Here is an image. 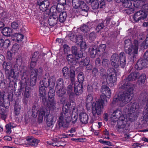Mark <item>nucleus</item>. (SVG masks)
Masks as SVG:
<instances>
[{"instance_id": "3", "label": "nucleus", "mask_w": 148, "mask_h": 148, "mask_svg": "<svg viewBox=\"0 0 148 148\" xmlns=\"http://www.w3.org/2000/svg\"><path fill=\"white\" fill-rule=\"evenodd\" d=\"M106 97L108 98V97H106L104 95H100V99L96 101L95 105L93 106L94 107L93 109L92 118L96 119L97 115L101 114L102 109L103 108V104L104 101L106 100Z\"/></svg>"}, {"instance_id": "43", "label": "nucleus", "mask_w": 148, "mask_h": 148, "mask_svg": "<svg viewBox=\"0 0 148 148\" xmlns=\"http://www.w3.org/2000/svg\"><path fill=\"white\" fill-rule=\"evenodd\" d=\"M78 82H77V83L81 84H83L84 82V75L83 72H80L78 75Z\"/></svg>"}, {"instance_id": "8", "label": "nucleus", "mask_w": 148, "mask_h": 148, "mask_svg": "<svg viewBox=\"0 0 148 148\" xmlns=\"http://www.w3.org/2000/svg\"><path fill=\"white\" fill-rule=\"evenodd\" d=\"M5 73L6 78L8 80L9 86L10 87H14V89H16L17 84L15 79L16 76L14 75L15 73L13 70L11 69L10 70H5Z\"/></svg>"}, {"instance_id": "47", "label": "nucleus", "mask_w": 148, "mask_h": 148, "mask_svg": "<svg viewBox=\"0 0 148 148\" xmlns=\"http://www.w3.org/2000/svg\"><path fill=\"white\" fill-rule=\"evenodd\" d=\"M71 108L72 109V113H75V114H76V113L78 114V110L75 107V103L74 101L73 100H71Z\"/></svg>"}, {"instance_id": "10", "label": "nucleus", "mask_w": 148, "mask_h": 148, "mask_svg": "<svg viewBox=\"0 0 148 148\" xmlns=\"http://www.w3.org/2000/svg\"><path fill=\"white\" fill-rule=\"evenodd\" d=\"M56 82V79L53 76L48 77L46 76H44L43 79L40 81L39 85L47 88L54 87Z\"/></svg>"}, {"instance_id": "45", "label": "nucleus", "mask_w": 148, "mask_h": 148, "mask_svg": "<svg viewBox=\"0 0 148 148\" xmlns=\"http://www.w3.org/2000/svg\"><path fill=\"white\" fill-rule=\"evenodd\" d=\"M90 53V57L92 58H94L97 55L99 56V53L97 48L94 49L92 48L91 49Z\"/></svg>"}, {"instance_id": "11", "label": "nucleus", "mask_w": 148, "mask_h": 148, "mask_svg": "<svg viewBox=\"0 0 148 148\" xmlns=\"http://www.w3.org/2000/svg\"><path fill=\"white\" fill-rule=\"evenodd\" d=\"M53 88L54 87L49 88V90L48 92V100H47V101L48 103V104L47 106H45L46 107H52L53 108L55 107L56 105L54 100L55 93Z\"/></svg>"}, {"instance_id": "53", "label": "nucleus", "mask_w": 148, "mask_h": 148, "mask_svg": "<svg viewBox=\"0 0 148 148\" xmlns=\"http://www.w3.org/2000/svg\"><path fill=\"white\" fill-rule=\"evenodd\" d=\"M80 30L84 33H86L89 30V27L87 25L84 24L80 27Z\"/></svg>"}, {"instance_id": "1", "label": "nucleus", "mask_w": 148, "mask_h": 148, "mask_svg": "<svg viewBox=\"0 0 148 148\" xmlns=\"http://www.w3.org/2000/svg\"><path fill=\"white\" fill-rule=\"evenodd\" d=\"M139 72L136 71L132 72L128 77L124 81H121L119 85V87L125 90L121 94H119L116 97L115 96L113 99L114 101L120 102L119 105L120 107H123L128 103L132 99L130 97L133 95V91L134 90V84L130 83V81H135L136 80L139 75Z\"/></svg>"}, {"instance_id": "4", "label": "nucleus", "mask_w": 148, "mask_h": 148, "mask_svg": "<svg viewBox=\"0 0 148 148\" xmlns=\"http://www.w3.org/2000/svg\"><path fill=\"white\" fill-rule=\"evenodd\" d=\"M13 61L12 65L13 66L12 69L13 70V71L16 73H22L23 75L22 77L24 75H27L28 77H29V75L28 73L27 72L26 67L25 66L21 65L22 61L21 57V56L18 57L16 59H14Z\"/></svg>"}, {"instance_id": "49", "label": "nucleus", "mask_w": 148, "mask_h": 148, "mask_svg": "<svg viewBox=\"0 0 148 148\" xmlns=\"http://www.w3.org/2000/svg\"><path fill=\"white\" fill-rule=\"evenodd\" d=\"M105 26H106L104 23V22H103L102 21L101 22H99L98 24L96 29L97 32H99V31L101 29H103Z\"/></svg>"}, {"instance_id": "62", "label": "nucleus", "mask_w": 148, "mask_h": 148, "mask_svg": "<svg viewBox=\"0 0 148 148\" xmlns=\"http://www.w3.org/2000/svg\"><path fill=\"white\" fill-rule=\"evenodd\" d=\"M78 117V114L76 113H72L71 121L73 124H75L76 122Z\"/></svg>"}, {"instance_id": "15", "label": "nucleus", "mask_w": 148, "mask_h": 148, "mask_svg": "<svg viewBox=\"0 0 148 148\" xmlns=\"http://www.w3.org/2000/svg\"><path fill=\"white\" fill-rule=\"evenodd\" d=\"M37 5L38 6L40 11L45 12L47 10L49 5V1L48 0H38Z\"/></svg>"}, {"instance_id": "34", "label": "nucleus", "mask_w": 148, "mask_h": 148, "mask_svg": "<svg viewBox=\"0 0 148 148\" xmlns=\"http://www.w3.org/2000/svg\"><path fill=\"white\" fill-rule=\"evenodd\" d=\"M145 3L144 1L142 0H138L134 2H132L133 7L134 8H138L142 7L143 5Z\"/></svg>"}, {"instance_id": "7", "label": "nucleus", "mask_w": 148, "mask_h": 148, "mask_svg": "<svg viewBox=\"0 0 148 148\" xmlns=\"http://www.w3.org/2000/svg\"><path fill=\"white\" fill-rule=\"evenodd\" d=\"M112 113L119 117L117 124L118 128L120 129L124 128L127 123V117L122 114V112L119 109H117Z\"/></svg>"}, {"instance_id": "60", "label": "nucleus", "mask_w": 148, "mask_h": 148, "mask_svg": "<svg viewBox=\"0 0 148 148\" xmlns=\"http://www.w3.org/2000/svg\"><path fill=\"white\" fill-rule=\"evenodd\" d=\"M8 16V14L4 11L0 13V18L3 21H5V19H7Z\"/></svg>"}, {"instance_id": "42", "label": "nucleus", "mask_w": 148, "mask_h": 148, "mask_svg": "<svg viewBox=\"0 0 148 148\" xmlns=\"http://www.w3.org/2000/svg\"><path fill=\"white\" fill-rule=\"evenodd\" d=\"M0 114L1 115V118L3 120L6 119L7 114L6 112L5 109L1 108L0 109Z\"/></svg>"}, {"instance_id": "50", "label": "nucleus", "mask_w": 148, "mask_h": 148, "mask_svg": "<svg viewBox=\"0 0 148 148\" xmlns=\"http://www.w3.org/2000/svg\"><path fill=\"white\" fill-rule=\"evenodd\" d=\"M91 5L92 9L93 10L97 9L99 8H100V5L95 0L92 1L91 2Z\"/></svg>"}, {"instance_id": "63", "label": "nucleus", "mask_w": 148, "mask_h": 148, "mask_svg": "<svg viewBox=\"0 0 148 148\" xmlns=\"http://www.w3.org/2000/svg\"><path fill=\"white\" fill-rule=\"evenodd\" d=\"M39 141V140L34 138L29 145L32 146H33L36 147L37 146Z\"/></svg>"}, {"instance_id": "46", "label": "nucleus", "mask_w": 148, "mask_h": 148, "mask_svg": "<svg viewBox=\"0 0 148 148\" xmlns=\"http://www.w3.org/2000/svg\"><path fill=\"white\" fill-rule=\"evenodd\" d=\"M89 62V60L88 58H86L84 59H82L79 62V64L84 66H87L88 68V65Z\"/></svg>"}, {"instance_id": "30", "label": "nucleus", "mask_w": 148, "mask_h": 148, "mask_svg": "<svg viewBox=\"0 0 148 148\" xmlns=\"http://www.w3.org/2000/svg\"><path fill=\"white\" fill-rule=\"evenodd\" d=\"M75 68L73 66H71L70 68V71L69 74V77L70 78V80L72 82L75 81Z\"/></svg>"}, {"instance_id": "32", "label": "nucleus", "mask_w": 148, "mask_h": 148, "mask_svg": "<svg viewBox=\"0 0 148 148\" xmlns=\"http://www.w3.org/2000/svg\"><path fill=\"white\" fill-rule=\"evenodd\" d=\"M12 30L10 28L5 27L3 28L1 32L4 36L10 37L12 35Z\"/></svg>"}, {"instance_id": "29", "label": "nucleus", "mask_w": 148, "mask_h": 148, "mask_svg": "<svg viewBox=\"0 0 148 148\" xmlns=\"http://www.w3.org/2000/svg\"><path fill=\"white\" fill-rule=\"evenodd\" d=\"M71 108V101L70 102H68L63 106L62 109V113L64 114L65 117H66L65 116H67L68 114L69 109Z\"/></svg>"}, {"instance_id": "48", "label": "nucleus", "mask_w": 148, "mask_h": 148, "mask_svg": "<svg viewBox=\"0 0 148 148\" xmlns=\"http://www.w3.org/2000/svg\"><path fill=\"white\" fill-rule=\"evenodd\" d=\"M39 110V109L37 108L35 106L32 107V115L34 117L36 118L37 116Z\"/></svg>"}, {"instance_id": "24", "label": "nucleus", "mask_w": 148, "mask_h": 148, "mask_svg": "<svg viewBox=\"0 0 148 148\" xmlns=\"http://www.w3.org/2000/svg\"><path fill=\"white\" fill-rule=\"evenodd\" d=\"M101 93L109 98L111 97V92L110 88L106 85H102L101 89Z\"/></svg>"}, {"instance_id": "36", "label": "nucleus", "mask_w": 148, "mask_h": 148, "mask_svg": "<svg viewBox=\"0 0 148 148\" xmlns=\"http://www.w3.org/2000/svg\"><path fill=\"white\" fill-rule=\"evenodd\" d=\"M69 68L67 66H64L62 69V71L63 76L65 79H67L69 77V74L70 72Z\"/></svg>"}, {"instance_id": "55", "label": "nucleus", "mask_w": 148, "mask_h": 148, "mask_svg": "<svg viewBox=\"0 0 148 148\" xmlns=\"http://www.w3.org/2000/svg\"><path fill=\"white\" fill-rule=\"evenodd\" d=\"M21 106L15 104L14 108V112L16 115H18L21 112Z\"/></svg>"}, {"instance_id": "58", "label": "nucleus", "mask_w": 148, "mask_h": 148, "mask_svg": "<svg viewBox=\"0 0 148 148\" xmlns=\"http://www.w3.org/2000/svg\"><path fill=\"white\" fill-rule=\"evenodd\" d=\"M110 64V62L107 59H104L102 62V66L103 67L107 68L108 67Z\"/></svg>"}, {"instance_id": "51", "label": "nucleus", "mask_w": 148, "mask_h": 148, "mask_svg": "<svg viewBox=\"0 0 148 148\" xmlns=\"http://www.w3.org/2000/svg\"><path fill=\"white\" fill-rule=\"evenodd\" d=\"M92 74L93 77L97 78L99 76V72L98 69L96 67L93 68L92 69Z\"/></svg>"}, {"instance_id": "14", "label": "nucleus", "mask_w": 148, "mask_h": 148, "mask_svg": "<svg viewBox=\"0 0 148 148\" xmlns=\"http://www.w3.org/2000/svg\"><path fill=\"white\" fill-rule=\"evenodd\" d=\"M39 16L37 17V18L40 21V26L41 27H47L48 24L47 20L46 19L49 16V14L45 12H44L43 14L41 12H39Z\"/></svg>"}, {"instance_id": "28", "label": "nucleus", "mask_w": 148, "mask_h": 148, "mask_svg": "<svg viewBox=\"0 0 148 148\" xmlns=\"http://www.w3.org/2000/svg\"><path fill=\"white\" fill-rule=\"evenodd\" d=\"M60 5H59V4H58L56 8L52 7L51 9V11L52 13H55L56 15L60 14L61 12H63L62 11L64 9L61 6L60 8Z\"/></svg>"}, {"instance_id": "21", "label": "nucleus", "mask_w": 148, "mask_h": 148, "mask_svg": "<svg viewBox=\"0 0 148 148\" xmlns=\"http://www.w3.org/2000/svg\"><path fill=\"white\" fill-rule=\"evenodd\" d=\"M119 2H122L123 4V6L125 8H130L128 9L129 11H130V12L129 13V14H131L134 11V8H133L132 7H133L132 2H130L128 0H120Z\"/></svg>"}, {"instance_id": "25", "label": "nucleus", "mask_w": 148, "mask_h": 148, "mask_svg": "<svg viewBox=\"0 0 148 148\" xmlns=\"http://www.w3.org/2000/svg\"><path fill=\"white\" fill-rule=\"evenodd\" d=\"M79 118L80 122L82 124H86L88 122V115L85 113H81L79 115Z\"/></svg>"}, {"instance_id": "38", "label": "nucleus", "mask_w": 148, "mask_h": 148, "mask_svg": "<svg viewBox=\"0 0 148 148\" xmlns=\"http://www.w3.org/2000/svg\"><path fill=\"white\" fill-rule=\"evenodd\" d=\"M98 87L96 84H93L92 85H88L87 86V90L88 94H93V89H97Z\"/></svg>"}, {"instance_id": "16", "label": "nucleus", "mask_w": 148, "mask_h": 148, "mask_svg": "<svg viewBox=\"0 0 148 148\" xmlns=\"http://www.w3.org/2000/svg\"><path fill=\"white\" fill-rule=\"evenodd\" d=\"M92 95L93 94H88L86 99V108L88 110H90L91 108H92V114L93 108L94 107L93 106L95 105V102L92 103Z\"/></svg>"}, {"instance_id": "31", "label": "nucleus", "mask_w": 148, "mask_h": 148, "mask_svg": "<svg viewBox=\"0 0 148 148\" xmlns=\"http://www.w3.org/2000/svg\"><path fill=\"white\" fill-rule=\"evenodd\" d=\"M57 95L58 97H62L66 95V89L65 87L55 89Z\"/></svg>"}, {"instance_id": "61", "label": "nucleus", "mask_w": 148, "mask_h": 148, "mask_svg": "<svg viewBox=\"0 0 148 148\" xmlns=\"http://www.w3.org/2000/svg\"><path fill=\"white\" fill-rule=\"evenodd\" d=\"M39 53L38 51H36L34 52L33 54L32 58V60H36V61H38V59L39 57Z\"/></svg>"}, {"instance_id": "33", "label": "nucleus", "mask_w": 148, "mask_h": 148, "mask_svg": "<svg viewBox=\"0 0 148 148\" xmlns=\"http://www.w3.org/2000/svg\"><path fill=\"white\" fill-rule=\"evenodd\" d=\"M59 17V21L61 23H63L65 21L67 17L66 13L65 12H61L60 14H57Z\"/></svg>"}, {"instance_id": "19", "label": "nucleus", "mask_w": 148, "mask_h": 148, "mask_svg": "<svg viewBox=\"0 0 148 148\" xmlns=\"http://www.w3.org/2000/svg\"><path fill=\"white\" fill-rule=\"evenodd\" d=\"M118 56L120 63V66L122 68H123L126 64V57L125 54L124 52H122L119 54H118Z\"/></svg>"}, {"instance_id": "37", "label": "nucleus", "mask_w": 148, "mask_h": 148, "mask_svg": "<svg viewBox=\"0 0 148 148\" xmlns=\"http://www.w3.org/2000/svg\"><path fill=\"white\" fill-rule=\"evenodd\" d=\"M72 1L73 6L75 9L79 8L81 5L82 2H83L82 0H72Z\"/></svg>"}, {"instance_id": "5", "label": "nucleus", "mask_w": 148, "mask_h": 148, "mask_svg": "<svg viewBox=\"0 0 148 148\" xmlns=\"http://www.w3.org/2000/svg\"><path fill=\"white\" fill-rule=\"evenodd\" d=\"M39 121H42L43 119L47 118V124L48 127H51L53 125L54 116L49 114V111L47 110H41L39 115Z\"/></svg>"}, {"instance_id": "20", "label": "nucleus", "mask_w": 148, "mask_h": 148, "mask_svg": "<svg viewBox=\"0 0 148 148\" xmlns=\"http://www.w3.org/2000/svg\"><path fill=\"white\" fill-rule=\"evenodd\" d=\"M139 103L137 102H134L131 105L130 108V112H132L134 116H136L139 113Z\"/></svg>"}, {"instance_id": "44", "label": "nucleus", "mask_w": 148, "mask_h": 148, "mask_svg": "<svg viewBox=\"0 0 148 148\" xmlns=\"http://www.w3.org/2000/svg\"><path fill=\"white\" fill-rule=\"evenodd\" d=\"M47 143L53 147H59L60 145L57 141L56 138L52 139L51 141H47Z\"/></svg>"}, {"instance_id": "57", "label": "nucleus", "mask_w": 148, "mask_h": 148, "mask_svg": "<svg viewBox=\"0 0 148 148\" xmlns=\"http://www.w3.org/2000/svg\"><path fill=\"white\" fill-rule=\"evenodd\" d=\"M14 53H14L13 52H12L10 51H7L6 56L7 59L10 60H12L14 55Z\"/></svg>"}, {"instance_id": "39", "label": "nucleus", "mask_w": 148, "mask_h": 148, "mask_svg": "<svg viewBox=\"0 0 148 148\" xmlns=\"http://www.w3.org/2000/svg\"><path fill=\"white\" fill-rule=\"evenodd\" d=\"M12 64L10 62L4 61L2 64L3 68L5 70L10 69L12 68Z\"/></svg>"}, {"instance_id": "52", "label": "nucleus", "mask_w": 148, "mask_h": 148, "mask_svg": "<svg viewBox=\"0 0 148 148\" xmlns=\"http://www.w3.org/2000/svg\"><path fill=\"white\" fill-rule=\"evenodd\" d=\"M146 77V75L145 74H142L138 78V82L141 83L142 84L144 83L145 82Z\"/></svg>"}, {"instance_id": "22", "label": "nucleus", "mask_w": 148, "mask_h": 148, "mask_svg": "<svg viewBox=\"0 0 148 148\" xmlns=\"http://www.w3.org/2000/svg\"><path fill=\"white\" fill-rule=\"evenodd\" d=\"M82 84L76 82L75 84L74 91L76 95L79 96L82 93L83 90Z\"/></svg>"}, {"instance_id": "9", "label": "nucleus", "mask_w": 148, "mask_h": 148, "mask_svg": "<svg viewBox=\"0 0 148 148\" xmlns=\"http://www.w3.org/2000/svg\"><path fill=\"white\" fill-rule=\"evenodd\" d=\"M108 73L109 74L107 75V82L110 86L112 87L117 80L116 73L114 69L110 68L108 69Z\"/></svg>"}, {"instance_id": "26", "label": "nucleus", "mask_w": 148, "mask_h": 148, "mask_svg": "<svg viewBox=\"0 0 148 148\" xmlns=\"http://www.w3.org/2000/svg\"><path fill=\"white\" fill-rule=\"evenodd\" d=\"M79 8L81 10V12L82 13V12H85L84 14H83V15L85 16H87L88 15V12L89 10V8L84 2L83 1L82 2L81 5Z\"/></svg>"}, {"instance_id": "35", "label": "nucleus", "mask_w": 148, "mask_h": 148, "mask_svg": "<svg viewBox=\"0 0 148 148\" xmlns=\"http://www.w3.org/2000/svg\"><path fill=\"white\" fill-rule=\"evenodd\" d=\"M63 84V79L62 78H59L56 81L55 89L65 87Z\"/></svg>"}, {"instance_id": "23", "label": "nucleus", "mask_w": 148, "mask_h": 148, "mask_svg": "<svg viewBox=\"0 0 148 148\" xmlns=\"http://www.w3.org/2000/svg\"><path fill=\"white\" fill-rule=\"evenodd\" d=\"M58 15L55 14V13H53L48 19V23L49 25L53 26L55 25L58 22Z\"/></svg>"}, {"instance_id": "12", "label": "nucleus", "mask_w": 148, "mask_h": 148, "mask_svg": "<svg viewBox=\"0 0 148 148\" xmlns=\"http://www.w3.org/2000/svg\"><path fill=\"white\" fill-rule=\"evenodd\" d=\"M47 88L39 85V97L42 101V103L44 106H47L48 104V103L47 101L46 97V90L45 88Z\"/></svg>"}, {"instance_id": "41", "label": "nucleus", "mask_w": 148, "mask_h": 148, "mask_svg": "<svg viewBox=\"0 0 148 148\" xmlns=\"http://www.w3.org/2000/svg\"><path fill=\"white\" fill-rule=\"evenodd\" d=\"M106 47V45L104 44H101L99 45L97 48L99 53V56H101L104 51Z\"/></svg>"}, {"instance_id": "59", "label": "nucleus", "mask_w": 148, "mask_h": 148, "mask_svg": "<svg viewBox=\"0 0 148 148\" xmlns=\"http://www.w3.org/2000/svg\"><path fill=\"white\" fill-rule=\"evenodd\" d=\"M19 45L16 43L14 44L12 47L11 50L14 53H16L19 50Z\"/></svg>"}, {"instance_id": "40", "label": "nucleus", "mask_w": 148, "mask_h": 148, "mask_svg": "<svg viewBox=\"0 0 148 148\" xmlns=\"http://www.w3.org/2000/svg\"><path fill=\"white\" fill-rule=\"evenodd\" d=\"M58 124L59 127H63L64 128H68V124L66 123L64 119H58Z\"/></svg>"}, {"instance_id": "64", "label": "nucleus", "mask_w": 148, "mask_h": 148, "mask_svg": "<svg viewBox=\"0 0 148 148\" xmlns=\"http://www.w3.org/2000/svg\"><path fill=\"white\" fill-rule=\"evenodd\" d=\"M15 36L17 41L19 42L23 40L24 36L22 34L18 33L15 34Z\"/></svg>"}, {"instance_id": "17", "label": "nucleus", "mask_w": 148, "mask_h": 148, "mask_svg": "<svg viewBox=\"0 0 148 148\" xmlns=\"http://www.w3.org/2000/svg\"><path fill=\"white\" fill-rule=\"evenodd\" d=\"M148 67V61L146 60L139 59L135 66V69L137 70H141L144 67Z\"/></svg>"}, {"instance_id": "18", "label": "nucleus", "mask_w": 148, "mask_h": 148, "mask_svg": "<svg viewBox=\"0 0 148 148\" xmlns=\"http://www.w3.org/2000/svg\"><path fill=\"white\" fill-rule=\"evenodd\" d=\"M110 62L111 65L114 67L117 68L119 67L120 63L118 59L117 54L114 53L112 56L110 58Z\"/></svg>"}, {"instance_id": "2", "label": "nucleus", "mask_w": 148, "mask_h": 148, "mask_svg": "<svg viewBox=\"0 0 148 148\" xmlns=\"http://www.w3.org/2000/svg\"><path fill=\"white\" fill-rule=\"evenodd\" d=\"M38 70L36 69L31 73L30 79L27 75H24L21 77V79L18 84L19 88L17 91L14 89V93L16 97L21 95V93L24 97L23 103H27L28 99L31 94L30 86H34L36 83L37 77Z\"/></svg>"}, {"instance_id": "54", "label": "nucleus", "mask_w": 148, "mask_h": 148, "mask_svg": "<svg viewBox=\"0 0 148 148\" xmlns=\"http://www.w3.org/2000/svg\"><path fill=\"white\" fill-rule=\"evenodd\" d=\"M75 58L76 60L77 61L79 59L83 58V52L81 50H79L77 53L74 55Z\"/></svg>"}, {"instance_id": "27", "label": "nucleus", "mask_w": 148, "mask_h": 148, "mask_svg": "<svg viewBox=\"0 0 148 148\" xmlns=\"http://www.w3.org/2000/svg\"><path fill=\"white\" fill-rule=\"evenodd\" d=\"M66 59L69 64L71 66L75 65L77 64V61L73 57V55L72 54L68 55L66 57Z\"/></svg>"}, {"instance_id": "6", "label": "nucleus", "mask_w": 148, "mask_h": 148, "mask_svg": "<svg viewBox=\"0 0 148 148\" xmlns=\"http://www.w3.org/2000/svg\"><path fill=\"white\" fill-rule=\"evenodd\" d=\"M126 53L130 56L129 58H131L130 61L133 62L134 61L135 55L137 54L138 49V41L137 40H134L133 45H132L124 47Z\"/></svg>"}, {"instance_id": "56", "label": "nucleus", "mask_w": 148, "mask_h": 148, "mask_svg": "<svg viewBox=\"0 0 148 148\" xmlns=\"http://www.w3.org/2000/svg\"><path fill=\"white\" fill-rule=\"evenodd\" d=\"M37 61H36V60H31V62L30 63V69L31 70H33L32 71H32H34V70L37 69H37H34V67H35L36 65V63ZM38 72H37V75H38Z\"/></svg>"}, {"instance_id": "13", "label": "nucleus", "mask_w": 148, "mask_h": 148, "mask_svg": "<svg viewBox=\"0 0 148 148\" xmlns=\"http://www.w3.org/2000/svg\"><path fill=\"white\" fill-rule=\"evenodd\" d=\"M147 15V13L145 11L140 10L134 13L133 18L134 21L137 22L141 19L144 20L145 19Z\"/></svg>"}]
</instances>
